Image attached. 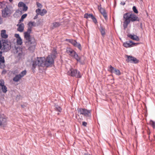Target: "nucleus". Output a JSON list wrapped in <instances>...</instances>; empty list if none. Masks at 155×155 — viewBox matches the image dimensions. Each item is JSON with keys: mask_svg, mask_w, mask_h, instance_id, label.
Instances as JSON below:
<instances>
[{"mask_svg": "<svg viewBox=\"0 0 155 155\" xmlns=\"http://www.w3.org/2000/svg\"><path fill=\"white\" fill-rule=\"evenodd\" d=\"M17 44L20 45H21L22 44V40L21 38H18L17 39Z\"/></svg>", "mask_w": 155, "mask_h": 155, "instance_id": "obj_30", "label": "nucleus"}, {"mask_svg": "<svg viewBox=\"0 0 155 155\" xmlns=\"http://www.w3.org/2000/svg\"><path fill=\"white\" fill-rule=\"evenodd\" d=\"M28 28L26 31L24 32V37L28 38L31 37L30 34L32 31V27L36 26V23L34 21H30L28 24Z\"/></svg>", "mask_w": 155, "mask_h": 155, "instance_id": "obj_6", "label": "nucleus"}, {"mask_svg": "<svg viewBox=\"0 0 155 155\" xmlns=\"http://www.w3.org/2000/svg\"><path fill=\"white\" fill-rule=\"evenodd\" d=\"M101 14L103 15V17L105 20H106L108 19L106 11L101 13Z\"/></svg>", "mask_w": 155, "mask_h": 155, "instance_id": "obj_34", "label": "nucleus"}, {"mask_svg": "<svg viewBox=\"0 0 155 155\" xmlns=\"http://www.w3.org/2000/svg\"><path fill=\"white\" fill-rule=\"evenodd\" d=\"M2 48V44L1 41H0V49Z\"/></svg>", "mask_w": 155, "mask_h": 155, "instance_id": "obj_46", "label": "nucleus"}, {"mask_svg": "<svg viewBox=\"0 0 155 155\" xmlns=\"http://www.w3.org/2000/svg\"><path fill=\"white\" fill-rule=\"evenodd\" d=\"M98 8L99 9L100 12L101 14L103 12H104L106 11L103 8H102L101 6H98Z\"/></svg>", "mask_w": 155, "mask_h": 155, "instance_id": "obj_32", "label": "nucleus"}, {"mask_svg": "<svg viewBox=\"0 0 155 155\" xmlns=\"http://www.w3.org/2000/svg\"><path fill=\"white\" fill-rule=\"evenodd\" d=\"M68 74L72 77H75L77 78H81V75L80 72L76 69L71 68L68 72Z\"/></svg>", "mask_w": 155, "mask_h": 155, "instance_id": "obj_8", "label": "nucleus"}, {"mask_svg": "<svg viewBox=\"0 0 155 155\" xmlns=\"http://www.w3.org/2000/svg\"><path fill=\"white\" fill-rule=\"evenodd\" d=\"M9 0V2H12V0Z\"/></svg>", "mask_w": 155, "mask_h": 155, "instance_id": "obj_49", "label": "nucleus"}, {"mask_svg": "<svg viewBox=\"0 0 155 155\" xmlns=\"http://www.w3.org/2000/svg\"><path fill=\"white\" fill-rule=\"evenodd\" d=\"M21 155H23V154H21Z\"/></svg>", "mask_w": 155, "mask_h": 155, "instance_id": "obj_50", "label": "nucleus"}, {"mask_svg": "<svg viewBox=\"0 0 155 155\" xmlns=\"http://www.w3.org/2000/svg\"><path fill=\"white\" fill-rule=\"evenodd\" d=\"M45 59V58L44 57H38L37 59H35L33 61H32V69L34 70L36 67L37 65L41 67L45 66L44 61Z\"/></svg>", "mask_w": 155, "mask_h": 155, "instance_id": "obj_3", "label": "nucleus"}, {"mask_svg": "<svg viewBox=\"0 0 155 155\" xmlns=\"http://www.w3.org/2000/svg\"><path fill=\"white\" fill-rule=\"evenodd\" d=\"M26 73L27 71L26 70H25L22 71L19 74L16 75L14 77L13 79V81L16 82H18L25 75H26Z\"/></svg>", "mask_w": 155, "mask_h": 155, "instance_id": "obj_10", "label": "nucleus"}, {"mask_svg": "<svg viewBox=\"0 0 155 155\" xmlns=\"http://www.w3.org/2000/svg\"><path fill=\"white\" fill-rule=\"evenodd\" d=\"M36 4L37 7L40 8H41L42 7V6L41 4L39 2H37Z\"/></svg>", "mask_w": 155, "mask_h": 155, "instance_id": "obj_39", "label": "nucleus"}, {"mask_svg": "<svg viewBox=\"0 0 155 155\" xmlns=\"http://www.w3.org/2000/svg\"><path fill=\"white\" fill-rule=\"evenodd\" d=\"M25 4L22 2H19L18 6L19 7H22L24 6H25Z\"/></svg>", "mask_w": 155, "mask_h": 155, "instance_id": "obj_33", "label": "nucleus"}, {"mask_svg": "<svg viewBox=\"0 0 155 155\" xmlns=\"http://www.w3.org/2000/svg\"><path fill=\"white\" fill-rule=\"evenodd\" d=\"M93 16V15L92 14L86 13L84 15V17L86 18H91Z\"/></svg>", "mask_w": 155, "mask_h": 155, "instance_id": "obj_27", "label": "nucleus"}, {"mask_svg": "<svg viewBox=\"0 0 155 155\" xmlns=\"http://www.w3.org/2000/svg\"><path fill=\"white\" fill-rule=\"evenodd\" d=\"M54 106L56 110L59 112H61V108L60 106L57 104H55Z\"/></svg>", "mask_w": 155, "mask_h": 155, "instance_id": "obj_28", "label": "nucleus"}, {"mask_svg": "<svg viewBox=\"0 0 155 155\" xmlns=\"http://www.w3.org/2000/svg\"><path fill=\"white\" fill-rule=\"evenodd\" d=\"M27 14H23L22 16H21V17L22 18L24 19L27 16Z\"/></svg>", "mask_w": 155, "mask_h": 155, "instance_id": "obj_41", "label": "nucleus"}, {"mask_svg": "<svg viewBox=\"0 0 155 155\" xmlns=\"http://www.w3.org/2000/svg\"><path fill=\"white\" fill-rule=\"evenodd\" d=\"M138 44V43H134L132 41H130L124 42L123 44V45L124 47L127 48L132 47L135 45H137Z\"/></svg>", "mask_w": 155, "mask_h": 155, "instance_id": "obj_16", "label": "nucleus"}, {"mask_svg": "<svg viewBox=\"0 0 155 155\" xmlns=\"http://www.w3.org/2000/svg\"><path fill=\"white\" fill-rule=\"evenodd\" d=\"M0 91H2L4 93H5L7 91V88L5 85V82L3 79L0 80Z\"/></svg>", "mask_w": 155, "mask_h": 155, "instance_id": "obj_13", "label": "nucleus"}, {"mask_svg": "<svg viewBox=\"0 0 155 155\" xmlns=\"http://www.w3.org/2000/svg\"><path fill=\"white\" fill-rule=\"evenodd\" d=\"M66 52L69 56L74 58L81 64H84V61L81 60V57L79 56L77 53L72 48H67Z\"/></svg>", "mask_w": 155, "mask_h": 155, "instance_id": "obj_2", "label": "nucleus"}, {"mask_svg": "<svg viewBox=\"0 0 155 155\" xmlns=\"http://www.w3.org/2000/svg\"><path fill=\"white\" fill-rule=\"evenodd\" d=\"M100 29L102 35L104 36V35L105 34V28L101 26L100 27Z\"/></svg>", "mask_w": 155, "mask_h": 155, "instance_id": "obj_26", "label": "nucleus"}, {"mask_svg": "<svg viewBox=\"0 0 155 155\" xmlns=\"http://www.w3.org/2000/svg\"><path fill=\"white\" fill-rule=\"evenodd\" d=\"M35 12L38 15H40L41 16L44 15L47 12V11L46 9H43L41 10L40 8L37 9Z\"/></svg>", "mask_w": 155, "mask_h": 155, "instance_id": "obj_17", "label": "nucleus"}, {"mask_svg": "<svg viewBox=\"0 0 155 155\" xmlns=\"http://www.w3.org/2000/svg\"><path fill=\"white\" fill-rule=\"evenodd\" d=\"M92 20L95 23H96L97 22L96 19L94 17V16L91 18Z\"/></svg>", "mask_w": 155, "mask_h": 155, "instance_id": "obj_38", "label": "nucleus"}, {"mask_svg": "<svg viewBox=\"0 0 155 155\" xmlns=\"http://www.w3.org/2000/svg\"><path fill=\"white\" fill-rule=\"evenodd\" d=\"M120 4L122 5H124L125 4V3L124 2H121Z\"/></svg>", "mask_w": 155, "mask_h": 155, "instance_id": "obj_45", "label": "nucleus"}, {"mask_svg": "<svg viewBox=\"0 0 155 155\" xmlns=\"http://www.w3.org/2000/svg\"><path fill=\"white\" fill-rule=\"evenodd\" d=\"M12 7L8 3L4 8L2 10V16L3 18H6L12 13Z\"/></svg>", "mask_w": 155, "mask_h": 155, "instance_id": "obj_5", "label": "nucleus"}, {"mask_svg": "<svg viewBox=\"0 0 155 155\" xmlns=\"http://www.w3.org/2000/svg\"><path fill=\"white\" fill-rule=\"evenodd\" d=\"M150 124L151 125L153 129H155V122L151 120L150 121Z\"/></svg>", "mask_w": 155, "mask_h": 155, "instance_id": "obj_31", "label": "nucleus"}, {"mask_svg": "<svg viewBox=\"0 0 155 155\" xmlns=\"http://www.w3.org/2000/svg\"><path fill=\"white\" fill-rule=\"evenodd\" d=\"M127 36L128 37L133 40L138 41H139L140 40L139 37L137 35H132L130 34H128Z\"/></svg>", "mask_w": 155, "mask_h": 155, "instance_id": "obj_18", "label": "nucleus"}, {"mask_svg": "<svg viewBox=\"0 0 155 155\" xmlns=\"http://www.w3.org/2000/svg\"><path fill=\"white\" fill-rule=\"evenodd\" d=\"M7 124V118L4 115H0V126L5 127Z\"/></svg>", "mask_w": 155, "mask_h": 155, "instance_id": "obj_14", "label": "nucleus"}, {"mask_svg": "<svg viewBox=\"0 0 155 155\" xmlns=\"http://www.w3.org/2000/svg\"><path fill=\"white\" fill-rule=\"evenodd\" d=\"M66 41L72 44L74 42L75 40L72 39H66Z\"/></svg>", "mask_w": 155, "mask_h": 155, "instance_id": "obj_35", "label": "nucleus"}, {"mask_svg": "<svg viewBox=\"0 0 155 155\" xmlns=\"http://www.w3.org/2000/svg\"><path fill=\"white\" fill-rule=\"evenodd\" d=\"M38 15V14L37 13L36 15L34 17V19H35L37 18H38V15Z\"/></svg>", "mask_w": 155, "mask_h": 155, "instance_id": "obj_44", "label": "nucleus"}, {"mask_svg": "<svg viewBox=\"0 0 155 155\" xmlns=\"http://www.w3.org/2000/svg\"><path fill=\"white\" fill-rule=\"evenodd\" d=\"M17 26H18L17 29V30L18 31L21 32L23 31L24 29V25L23 23H21L19 25L18 24Z\"/></svg>", "mask_w": 155, "mask_h": 155, "instance_id": "obj_20", "label": "nucleus"}, {"mask_svg": "<svg viewBox=\"0 0 155 155\" xmlns=\"http://www.w3.org/2000/svg\"><path fill=\"white\" fill-rule=\"evenodd\" d=\"M126 56L127 58L126 61L128 62L137 64L139 62V60L134 57L127 55H126Z\"/></svg>", "mask_w": 155, "mask_h": 155, "instance_id": "obj_12", "label": "nucleus"}, {"mask_svg": "<svg viewBox=\"0 0 155 155\" xmlns=\"http://www.w3.org/2000/svg\"><path fill=\"white\" fill-rule=\"evenodd\" d=\"M8 3L5 2H0V8H4Z\"/></svg>", "mask_w": 155, "mask_h": 155, "instance_id": "obj_23", "label": "nucleus"}, {"mask_svg": "<svg viewBox=\"0 0 155 155\" xmlns=\"http://www.w3.org/2000/svg\"><path fill=\"white\" fill-rule=\"evenodd\" d=\"M53 27L52 28H57L59 26L61 25V23L59 22H54L52 24Z\"/></svg>", "mask_w": 155, "mask_h": 155, "instance_id": "obj_25", "label": "nucleus"}, {"mask_svg": "<svg viewBox=\"0 0 155 155\" xmlns=\"http://www.w3.org/2000/svg\"><path fill=\"white\" fill-rule=\"evenodd\" d=\"M6 72V71L5 70H3V71L2 72V74H5Z\"/></svg>", "mask_w": 155, "mask_h": 155, "instance_id": "obj_43", "label": "nucleus"}, {"mask_svg": "<svg viewBox=\"0 0 155 155\" xmlns=\"http://www.w3.org/2000/svg\"><path fill=\"white\" fill-rule=\"evenodd\" d=\"M6 32L5 30H2L1 31V35L2 38L6 39L8 37V35L6 34Z\"/></svg>", "mask_w": 155, "mask_h": 155, "instance_id": "obj_19", "label": "nucleus"}, {"mask_svg": "<svg viewBox=\"0 0 155 155\" xmlns=\"http://www.w3.org/2000/svg\"><path fill=\"white\" fill-rule=\"evenodd\" d=\"M2 47L8 44V41L7 40H2Z\"/></svg>", "mask_w": 155, "mask_h": 155, "instance_id": "obj_29", "label": "nucleus"}, {"mask_svg": "<svg viewBox=\"0 0 155 155\" xmlns=\"http://www.w3.org/2000/svg\"><path fill=\"white\" fill-rule=\"evenodd\" d=\"M10 48V45L9 44L5 45L4 46H3L2 47V48L6 51H8V50H9Z\"/></svg>", "mask_w": 155, "mask_h": 155, "instance_id": "obj_24", "label": "nucleus"}, {"mask_svg": "<svg viewBox=\"0 0 155 155\" xmlns=\"http://www.w3.org/2000/svg\"><path fill=\"white\" fill-rule=\"evenodd\" d=\"M2 52L0 51V68H4L5 66V61L4 57L2 56Z\"/></svg>", "mask_w": 155, "mask_h": 155, "instance_id": "obj_15", "label": "nucleus"}, {"mask_svg": "<svg viewBox=\"0 0 155 155\" xmlns=\"http://www.w3.org/2000/svg\"><path fill=\"white\" fill-rule=\"evenodd\" d=\"M72 45L74 47H77L80 50H81V44L77 42L75 40L74 42Z\"/></svg>", "mask_w": 155, "mask_h": 155, "instance_id": "obj_22", "label": "nucleus"}, {"mask_svg": "<svg viewBox=\"0 0 155 155\" xmlns=\"http://www.w3.org/2000/svg\"><path fill=\"white\" fill-rule=\"evenodd\" d=\"M15 36L17 38V39L18 38H20V37L19 36V35L18 34H15Z\"/></svg>", "mask_w": 155, "mask_h": 155, "instance_id": "obj_40", "label": "nucleus"}, {"mask_svg": "<svg viewBox=\"0 0 155 155\" xmlns=\"http://www.w3.org/2000/svg\"><path fill=\"white\" fill-rule=\"evenodd\" d=\"M108 71L112 73H114L117 75H120L121 73L120 70L110 65L108 66Z\"/></svg>", "mask_w": 155, "mask_h": 155, "instance_id": "obj_11", "label": "nucleus"}, {"mask_svg": "<svg viewBox=\"0 0 155 155\" xmlns=\"http://www.w3.org/2000/svg\"><path fill=\"white\" fill-rule=\"evenodd\" d=\"M22 54V53H19L18 54V56L19 57H21V55Z\"/></svg>", "mask_w": 155, "mask_h": 155, "instance_id": "obj_48", "label": "nucleus"}, {"mask_svg": "<svg viewBox=\"0 0 155 155\" xmlns=\"http://www.w3.org/2000/svg\"><path fill=\"white\" fill-rule=\"evenodd\" d=\"M44 66L47 67L51 66L54 64V61L52 56L49 55L44 61Z\"/></svg>", "mask_w": 155, "mask_h": 155, "instance_id": "obj_9", "label": "nucleus"}, {"mask_svg": "<svg viewBox=\"0 0 155 155\" xmlns=\"http://www.w3.org/2000/svg\"><path fill=\"white\" fill-rule=\"evenodd\" d=\"M24 38L25 39V43L26 45L28 47V50L31 52H34L36 45L35 39L31 38V37Z\"/></svg>", "mask_w": 155, "mask_h": 155, "instance_id": "obj_1", "label": "nucleus"}, {"mask_svg": "<svg viewBox=\"0 0 155 155\" xmlns=\"http://www.w3.org/2000/svg\"><path fill=\"white\" fill-rule=\"evenodd\" d=\"M78 113L82 114L87 117H90L91 116V110L85 108H78L77 109Z\"/></svg>", "mask_w": 155, "mask_h": 155, "instance_id": "obj_7", "label": "nucleus"}, {"mask_svg": "<svg viewBox=\"0 0 155 155\" xmlns=\"http://www.w3.org/2000/svg\"><path fill=\"white\" fill-rule=\"evenodd\" d=\"M132 9H133V11L135 13H136V14H137L138 13V11L137 10V9L136 8V6H134L133 7Z\"/></svg>", "mask_w": 155, "mask_h": 155, "instance_id": "obj_36", "label": "nucleus"}, {"mask_svg": "<svg viewBox=\"0 0 155 155\" xmlns=\"http://www.w3.org/2000/svg\"><path fill=\"white\" fill-rule=\"evenodd\" d=\"M87 122L84 121L82 122V125L85 127H86L87 126Z\"/></svg>", "mask_w": 155, "mask_h": 155, "instance_id": "obj_42", "label": "nucleus"}, {"mask_svg": "<svg viewBox=\"0 0 155 155\" xmlns=\"http://www.w3.org/2000/svg\"><path fill=\"white\" fill-rule=\"evenodd\" d=\"M136 21H139V18H138V17L134 13H131V22H134Z\"/></svg>", "mask_w": 155, "mask_h": 155, "instance_id": "obj_21", "label": "nucleus"}, {"mask_svg": "<svg viewBox=\"0 0 155 155\" xmlns=\"http://www.w3.org/2000/svg\"><path fill=\"white\" fill-rule=\"evenodd\" d=\"M123 26L125 30L127 27L128 24L131 22V13L127 12L124 14L123 15Z\"/></svg>", "mask_w": 155, "mask_h": 155, "instance_id": "obj_4", "label": "nucleus"}, {"mask_svg": "<svg viewBox=\"0 0 155 155\" xmlns=\"http://www.w3.org/2000/svg\"><path fill=\"white\" fill-rule=\"evenodd\" d=\"M23 19H24L23 18H22L21 17L19 21H23Z\"/></svg>", "mask_w": 155, "mask_h": 155, "instance_id": "obj_47", "label": "nucleus"}, {"mask_svg": "<svg viewBox=\"0 0 155 155\" xmlns=\"http://www.w3.org/2000/svg\"><path fill=\"white\" fill-rule=\"evenodd\" d=\"M28 8V7L26 5H25V6H24L22 7V10L24 11H26L27 10Z\"/></svg>", "mask_w": 155, "mask_h": 155, "instance_id": "obj_37", "label": "nucleus"}]
</instances>
